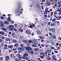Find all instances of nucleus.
<instances>
[{"mask_svg": "<svg viewBox=\"0 0 61 61\" xmlns=\"http://www.w3.org/2000/svg\"><path fill=\"white\" fill-rule=\"evenodd\" d=\"M55 25V24H51V26H54V25Z\"/></svg>", "mask_w": 61, "mask_h": 61, "instance_id": "42", "label": "nucleus"}, {"mask_svg": "<svg viewBox=\"0 0 61 61\" xmlns=\"http://www.w3.org/2000/svg\"><path fill=\"white\" fill-rule=\"evenodd\" d=\"M28 42H29V43H32V41L31 40L28 41Z\"/></svg>", "mask_w": 61, "mask_h": 61, "instance_id": "38", "label": "nucleus"}, {"mask_svg": "<svg viewBox=\"0 0 61 61\" xmlns=\"http://www.w3.org/2000/svg\"><path fill=\"white\" fill-rule=\"evenodd\" d=\"M26 33L28 34H29V35H30L31 34V33L28 30H27L26 31Z\"/></svg>", "mask_w": 61, "mask_h": 61, "instance_id": "21", "label": "nucleus"}, {"mask_svg": "<svg viewBox=\"0 0 61 61\" xmlns=\"http://www.w3.org/2000/svg\"><path fill=\"white\" fill-rule=\"evenodd\" d=\"M12 42L14 43H16L17 41L15 40H13L12 41Z\"/></svg>", "mask_w": 61, "mask_h": 61, "instance_id": "25", "label": "nucleus"}, {"mask_svg": "<svg viewBox=\"0 0 61 61\" xmlns=\"http://www.w3.org/2000/svg\"><path fill=\"white\" fill-rule=\"evenodd\" d=\"M54 51V52H55V53H58V52L56 51Z\"/></svg>", "mask_w": 61, "mask_h": 61, "instance_id": "49", "label": "nucleus"}, {"mask_svg": "<svg viewBox=\"0 0 61 61\" xmlns=\"http://www.w3.org/2000/svg\"><path fill=\"white\" fill-rule=\"evenodd\" d=\"M53 38H54V39H56V36H54V37H53Z\"/></svg>", "mask_w": 61, "mask_h": 61, "instance_id": "59", "label": "nucleus"}, {"mask_svg": "<svg viewBox=\"0 0 61 61\" xmlns=\"http://www.w3.org/2000/svg\"><path fill=\"white\" fill-rule=\"evenodd\" d=\"M12 35L13 36H14L15 35V33H12Z\"/></svg>", "mask_w": 61, "mask_h": 61, "instance_id": "52", "label": "nucleus"}, {"mask_svg": "<svg viewBox=\"0 0 61 61\" xmlns=\"http://www.w3.org/2000/svg\"><path fill=\"white\" fill-rule=\"evenodd\" d=\"M36 5L38 7H40V5L38 4H36Z\"/></svg>", "mask_w": 61, "mask_h": 61, "instance_id": "41", "label": "nucleus"}, {"mask_svg": "<svg viewBox=\"0 0 61 61\" xmlns=\"http://www.w3.org/2000/svg\"><path fill=\"white\" fill-rule=\"evenodd\" d=\"M20 46H21V47H23L24 46L22 44H21Z\"/></svg>", "mask_w": 61, "mask_h": 61, "instance_id": "63", "label": "nucleus"}, {"mask_svg": "<svg viewBox=\"0 0 61 61\" xmlns=\"http://www.w3.org/2000/svg\"><path fill=\"white\" fill-rule=\"evenodd\" d=\"M22 28V27L20 28V29H19V30L20 32H23V30L22 29H21Z\"/></svg>", "mask_w": 61, "mask_h": 61, "instance_id": "24", "label": "nucleus"}, {"mask_svg": "<svg viewBox=\"0 0 61 61\" xmlns=\"http://www.w3.org/2000/svg\"><path fill=\"white\" fill-rule=\"evenodd\" d=\"M13 30L15 31H17V30H16V29H13Z\"/></svg>", "mask_w": 61, "mask_h": 61, "instance_id": "51", "label": "nucleus"}, {"mask_svg": "<svg viewBox=\"0 0 61 61\" xmlns=\"http://www.w3.org/2000/svg\"><path fill=\"white\" fill-rule=\"evenodd\" d=\"M17 49L19 51H24L25 50L24 48H19Z\"/></svg>", "mask_w": 61, "mask_h": 61, "instance_id": "8", "label": "nucleus"}, {"mask_svg": "<svg viewBox=\"0 0 61 61\" xmlns=\"http://www.w3.org/2000/svg\"><path fill=\"white\" fill-rule=\"evenodd\" d=\"M22 41L23 43H27V41L26 40H22Z\"/></svg>", "mask_w": 61, "mask_h": 61, "instance_id": "26", "label": "nucleus"}, {"mask_svg": "<svg viewBox=\"0 0 61 61\" xmlns=\"http://www.w3.org/2000/svg\"><path fill=\"white\" fill-rule=\"evenodd\" d=\"M48 25H50V22H48Z\"/></svg>", "mask_w": 61, "mask_h": 61, "instance_id": "56", "label": "nucleus"}, {"mask_svg": "<svg viewBox=\"0 0 61 61\" xmlns=\"http://www.w3.org/2000/svg\"><path fill=\"white\" fill-rule=\"evenodd\" d=\"M51 49H53V50H54V49H55V48L54 47H52V46L51 47Z\"/></svg>", "mask_w": 61, "mask_h": 61, "instance_id": "39", "label": "nucleus"}, {"mask_svg": "<svg viewBox=\"0 0 61 61\" xmlns=\"http://www.w3.org/2000/svg\"><path fill=\"white\" fill-rule=\"evenodd\" d=\"M3 60V58L2 57H0V61H2Z\"/></svg>", "mask_w": 61, "mask_h": 61, "instance_id": "32", "label": "nucleus"}, {"mask_svg": "<svg viewBox=\"0 0 61 61\" xmlns=\"http://www.w3.org/2000/svg\"><path fill=\"white\" fill-rule=\"evenodd\" d=\"M51 31L53 32V33H55V29L54 28H53L51 29Z\"/></svg>", "mask_w": 61, "mask_h": 61, "instance_id": "16", "label": "nucleus"}, {"mask_svg": "<svg viewBox=\"0 0 61 61\" xmlns=\"http://www.w3.org/2000/svg\"><path fill=\"white\" fill-rule=\"evenodd\" d=\"M47 21L46 20H45L43 21L41 25L42 26H45L47 24Z\"/></svg>", "mask_w": 61, "mask_h": 61, "instance_id": "3", "label": "nucleus"}, {"mask_svg": "<svg viewBox=\"0 0 61 61\" xmlns=\"http://www.w3.org/2000/svg\"><path fill=\"white\" fill-rule=\"evenodd\" d=\"M23 56L22 57H26V56H28V54L27 53H25L23 54Z\"/></svg>", "mask_w": 61, "mask_h": 61, "instance_id": "10", "label": "nucleus"}, {"mask_svg": "<svg viewBox=\"0 0 61 61\" xmlns=\"http://www.w3.org/2000/svg\"><path fill=\"white\" fill-rule=\"evenodd\" d=\"M52 57L53 59L55 58V57H56V56L53 55L52 56Z\"/></svg>", "mask_w": 61, "mask_h": 61, "instance_id": "31", "label": "nucleus"}, {"mask_svg": "<svg viewBox=\"0 0 61 61\" xmlns=\"http://www.w3.org/2000/svg\"><path fill=\"white\" fill-rule=\"evenodd\" d=\"M2 30L4 31L5 32H7V29L5 28H2Z\"/></svg>", "mask_w": 61, "mask_h": 61, "instance_id": "11", "label": "nucleus"}, {"mask_svg": "<svg viewBox=\"0 0 61 61\" xmlns=\"http://www.w3.org/2000/svg\"><path fill=\"white\" fill-rule=\"evenodd\" d=\"M8 47L9 48H13V46H8Z\"/></svg>", "mask_w": 61, "mask_h": 61, "instance_id": "30", "label": "nucleus"}, {"mask_svg": "<svg viewBox=\"0 0 61 61\" xmlns=\"http://www.w3.org/2000/svg\"><path fill=\"white\" fill-rule=\"evenodd\" d=\"M48 60H51V58H47Z\"/></svg>", "mask_w": 61, "mask_h": 61, "instance_id": "48", "label": "nucleus"}, {"mask_svg": "<svg viewBox=\"0 0 61 61\" xmlns=\"http://www.w3.org/2000/svg\"><path fill=\"white\" fill-rule=\"evenodd\" d=\"M24 27H25V28H26V27H27V25H24Z\"/></svg>", "mask_w": 61, "mask_h": 61, "instance_id": "50", "label": "nucleus"}, {"mask_svg": "<svg viewBox=\"0 0 61 61\" xmlns=\"http://www.w3.org/2000/svg\"><path fill=\"white\" fill-rule=\"evenodd\" d=\"M10 57L11 58H13L14 57V54H11L10 55Z\"/></svg>", "mask_w": 61, "mask_h": 61, "instance_id": "13", "label": "nucleus"}, {"mask_svg": "<svg viewBox=\"0 0 61 61\" xmlns=\"http://www.w3.org/2000/svg\"><path fill=\"white\" fill-rule=\"evenodd\" d=\"M37 34H38V35H41L42 34L41 32H40V31L39 30H37Z\"/></svg>", "mask_w": 61, "mask_h": 61, "instance_id": "9", "label": "nucleus"}, {"mask_svg": "<svg viewBox=\"0 0 61 61\" xmlns=\"http://www.w3.org/2000/svg\"><path fill=\"white\" fill-rule=\"evenodd\" d=\"M22 58H23V59H24L25 60H27L28 59V58L27 57H22Z\"/></svg>", "mask_w": 61, "mask_h": 61, "instance_id": "19", "label": "nucleus"}, {"mask_svg": "<svg viewBox=\"0 0 61 61\" xmlns=\"http://www.w3.org/2000/svg\"><path fill=\"white\" fill-rule=\"evenodd\" d=\"M5 27V25H4V24L3 25H0V27H1L2 28Z\"/></svg>", "mask_w": 61, "mask_h": 61, "instance_id": "28", "label": "nucleus"}, {"mask_svg": "<svg viewBox=\"0 0 61 61\" xmlns=\"http://www.w3.org/2000/svg\"><path fill=\"white\" fill-rule=\"evenodd\" d=\"M14 25H10L9 26H7L6 27V28L7 29H8L9 30H10V31H12L13 30V27H14Z\"/></svg>", "mask_w": 61, "mask_h": 61, "instance_id": "1", "label": "nucleus"}, {"mask_svg": "<svg viewBox=\"0 0 61 61\" xmlns=\"http://www.w3.org/2000/svg\"><path fill=\"white\" fill-rule=\"evenodd\" d=\"M53 59L54 61H56V60H57V59L56 58H55L54 59Z\"/></svg>", "mask_w": 61, "mask_h": 61, "instance_id": "43", "label": "nucleus"}, {"mask_svg": "<svg viewBox=\"0 0 61 61\" xmlns=\"http://www.w3.org/2000/svg\"><path fill=\"white\" fill-rule=\"evenodd\" d=\"M15 60L16 61H19L17 59H15Z\"/></svg>", "mask_w": 61, "mask_h": 61, "instance_id": "54", "label": "nucleus"}, {"mask_svg": "<svg viewBox=\"0 0 61 61\" xmlns=\"http://www.w3.org/2000/svg\"><path fill=\"white\" fill-rule=\"evenodd\" d=\"M57 11H59V13H60V12H61V10L60 9H57Z\"/></svg>", "mask_w": 61, "mask_h": 61, "instance_id": "22", "label": "nucleus"}, {"mask_svg": "<svg viewBox=\"0 0 61 61\" xmlns=\"http://www.w3.org/2000/svg\"><path fill=\"white\" fill-rule=\"evenodd\" d=\"M0 24L1 25H3L4 24V23L2 21L0 22Z\"/></svg>", "mask_w": 61, "mask_h": 61, "instance_id": "35", "label": "nucleus"}, {"mask_svg": "<svg viewBox=\"0 0 61 61\" xmlns=\"http://www.w3.org/2000/svg\"><path fill=\"white\" fill-rule=\"evenodd\" d=\"M0 34H2V35L4 36H7L8 35L7 34L5 33L4 32L2 31L0 32Z\"/></svg>", "mask_w": 61, "mask_h": 61, "instance_id": "4", "label": "nucleus"}, {"mask_svg": "<svg viewBox=\"0 0 61 61\" xmlns=\"http://www.w3.org/2000/svg\"><path fill=\"white\" fill-rule=\"evenodd\" d=\"M51 50H48L47 51H46V52L48 53H49L50 52H51Z\"/></svg>", "mask_w": 61, "mask_h": 61, "instance_id": "23", "label": "nucleus"}, {"mask_svg": "<svg viewBox=\"0 0 61 61\" xmlns=\"http://www.w3.org/2000/svg\"><path fill=\"white\" fill-rule=\"evenodd\" d=\"M22 58V56L20 55V56L19 57V60H20V59H21V58Z\"/></svg>", "mask_w": 61, "mask_h": 61, "instance_id": "34", "label": "nucleus"}, {"mask_svg": "<svg viewBox=\"0 0 61 61\" xmlns=\"http://www.w3.org/2000/svg\"><path fill=\"white\" fill-rule=\"evenodd\" d=\"M9 23L8 21H5L4 22V24L5 25H8Z\"/></svg>", "mask_w": 61, "mask_h": 61, "instance_id": "14", "label": "nucleus"}, {"mask_svg": "<svg viewBox=\"0 0 61 61\" xmlns=\"http://www.w3.org/2000/svg\"><path fill=\"white\" fill-rule=\"evenodd\" d=\"M39 37L42 40H43V39H44V37L42 36H39Z\"/></svg>", "mask_w": 61, "mask_h": 61, "instance_id": "27", "label": "nucleus"}, {"mask_svg": "<svg viewBox=\"0 0 61 61\" xmlns=\"http://www.w3.org/2000/svg\"><path fill=\"white\" fill-rule=\"evenodd\" d=\"M44 55H46L47 54V52H46H46L44 53Z\"/></svg>", "mask_w": 61, "mask_h": 61, "instance_id": "47", "label": "nucleus"}, {"mask_svg": "<svg viewBox=\"0 0 61 61\" xmlns=\"http://www.w3.org/2000/svg\"><path fill=\"white\" fill-rule=\"evenodd\" d=\"M49 31H50V32H51V31H52V29L51 30V29H50V28L49 29Z\"/></svg>", "mask_w": 61, "mask_h": 61, "instance_id": "55", "label": "nucleus"}, {"mask_svg": "<svg viewBox=\"0 0 61 61\" xmlns=\"http://www.w3.org/2000/svg\"><path fill=\"white\" fill-rule=\"evenodd\" d=\"M1 18L2 19H4V18L3 17H2Z\"/></svg>", "mask_w": 61, "mask_h": 61, "instance_id": "64", "label": "nucleus"}, {"mask_svg": "<svg viewBox=\"0 0 61 61\" xmlns=\"http://www.w3.org/2000/svg\"><path fill=\"white\" fill-rule=\"evenodd\" d=\"M25 49L26 50V51H29L30 50H32V49L30 47H25Z\"/></svg>", "mask_w": 61, "mask_h": 61, "instance_id": "5", "label": "nucleus"}, {"mask_svg": "<svg viewBox=\"0 0 61 61\" xmlns=\"http://www.w3.org/2000/svg\"><path fill=\"white\" fill-rule=\"evenodd\" d=\"M56 19H54L53 20H52V21L53 22H56Z\"/></svg>", "mask_w": 61, "mask_h": 61, "instance_id": "37", "label": "nucleus"}, {"mask_svg": "<svg viewBox=\"0 0 61 61\" xmlns=\"http://www.w3.org/2000/svg\"><path fill=\"white\" fill-rule=\"evenodd\" d=\"M4 46V47H6L5 48H4V49H7V47H7V45L5 44V45Z\"/></svg>", "mask_w": 61, "mask_h": 61, "instance_id": "20", "label": "nucleus"}, {"mask_svg": "<svg viewBox=\"0 0 61 61\" xmlns=\"http://www.w3.org/2000/svg\"><path fill=\"white\" fill-rule=\"evenodd\" d=\"M34 50L35 51H39V49L37 48H35L34 49Z\"/></svg>", "mask_w": 61, "mask_h": 61, "instance_id": "17", "label": "nucleus"}, {"mask_svg": "<svg viewBox=\"0 0 61 61\" xmlns=\"http://www.w3.org/2000/svg\"><path fill=\"white\" fill-rule=\"evenodd\" d=\"M54 16H55V17H56V18H57V19L58 20H59V19H58L59 17H56V15H55Z\"/></svg>", "mask_w": 61, "mask_h": 61, "instance_id": "36", "label": "nucleus"}, {"mask_svg": "<svg viewBox=\"0 0 61 61\" xmlns=\"http://www.w3.org/2000/svg\"><path fill=\"white\" fill-rule=\"evenodd\" d=\"M17 57H19V56H20L21 55L19 54H17Z\"/></svg>", "mask_w": 61, "mask_h": 61, "instance_id": "44", "label": "nucleus"}, {"mask_svg": "<svg viewBox=\"0 0 61 61\" xmlns=\"http://www.w3.org/2000/svg\"><path fill=\"white\" fill-rule=\"evenodd\" d=\"M50 5V4H47L46 6H49Z\"/></svg>", "mask_w": 61, "mask_h": 61, "instance_id": "57", "label": "nucleus"}, {"mask_svg": "<svg viewBox=\"0 0 61 61\" xmlns=\"http://www.w3.org/2000/svg\"><path fill=\"white\" fill-rule=\"evenodd\" d=\"M32 25H33L32 26L31 25H30V28H32L34 27L35 24H32Z\"/></svg>", "mask_w": 61, "mask_h": 61, "instance_id": "15", "label": "nucleus"}, {"mask_svg": "<svg viewBox=\"0 0 61 61\" xmlns=\"http://www.w3.org/2000/svg\"><path fill=\"white\" fill-rule=\"evenodd\" d=\"M44 57H45V55H43L40 57H41V59H43V58H44Z\"/></svg>", "mask_w": 61, "mask_h": 61, "instance_id": "33", "label": "nucleus"}, {"mask_svg": "<svg viewBox=\"0 0 61 61\" xmlns=\"http://www.w3.org/2000/svg\"><path fill=\"white\" fill-rule=\"evenodd\" d=\"M6 59H9V57L8 56H7L6 57Z\"/></svg>", "mask_w": 61, "mask_h": 61, "instance_id": "40", "label": "nucleus"}, {"mask_svg": "<svg viewBox=\"0 0 61 61\" xmlns=\"http://www.w3.org/2000/svg\"><path fill=\"white\" fill-rule=\"evenodd\" d=\"M38 22V19L37 18L35 20V23L36 24Z\"/></svg>", "mask_w": 61, "mask_h": 61, "instance_id": "29", "label": "nucleus"}, {"mask_svg": "<svg viewBox=\"0 0 61 61\" xmlns=\"http://www.w3.org/2000/svg\"><path fill=\"white\" fill-rule=\"evenodd\" d=\"M2 42V40L1 39H0V43H1Z\"/></svg>", "mask_w": 61, "mask_h": 61, "instance_id": "62", "label": "nucleus"}, {"mask_svg": "<svg viewBox=\"0 0 61 61\" xmlns=\"http://www.w3.org/2000/svg\"><path fill=\"white\" fill-rule=\"evenodd\" d=\"M54 15H56V14H57V13H56V11L54 13Z\"/></svg>", "mask_w": 61, "mask_h": 61, "instance_id": "53", "label": "nucleus"}, {"mask_svg": "<svg viewBox=\"0 0 61 61\" xmlns=\"http://www.w3.org/2000/svg\"><path fill=\"white\" fill-rule=\"evenodd\" d=\"M36 40L34 39L33 40V41L32 43V47H37V46L36 45L37 44V42L36 41Z\"/></svg>", "mask_w": 61, "mask_h": 61, "instance_id": "2", "label": "nucleus"}, {"mask_svg": "<svg viewBox=\"0 0 61 61\" xmlns=\"http://www.w3.org/2000/svg\"><path fill=\"white\" fill-rule=\"evenodd\" d=\"M19 46L18 44H16L14 45V47H17Z\"/></svg>", "mask_w": 61, "mask_h": 61, "instance_id": "18", "label": "nucleus"}, {"mask_svg": "<svg viewBox=\"0 0 61 61\" xmlns=\"http://www.w3.org/2000/svg\"><path fill=\"white\" fill-rule=\"evenodd\" d=\"M40 54L41 55H44V53L41 52L40 53Z\"/></svg>", "mask_w": 61, "mask_h": 61, "instance_id": "46", "label": "nucleus"}, {"mask_svg": "<svg viewBox=\"0 0 61 61\" xmlns=\"http://www.w3.org/2000/svg\"><path fill=\"white\" fill-rule=\"evenodd\" d=\"M12 39H9V38H6V41H7V42H9L10 41H11V40Z\"/></svg>", "mask_w": 61, "mask_h": 61, "instance_id": "12", "label": "nucleus"}, {"mask_svg": "<svg viewBox=\"0 0 61 61\" xmlns=\"http://www.w3.org/2000/svg\"><path fill=\"white\" fill-rule=\"evenodd\" d=\"M61 2L59 1L58 2V5H61Z\"/></svg>", "mask_w": 61, "mask_h": 61, "instance_id": "61", "label": "nucleus"}, {"mask_svg": "<svg viewBox=\"0 0 61 61\" xmlns=\"http://www.w3.org/2000/svg\"><path fill=\"white\" fill-rule=\"evenodd\" d=\"M10 18L11 17H9L7 19V20L8 21L10 22L11 23H14V21H12V20L10 19Z\"/></svg>", "mask_w": 61, "mask_h": 61, "instance_id": "6", "label": "nucleus"}, {"mask_svg": "<svg viewBox=\"0 0 61 61\" xmlns=\"http://www.w3.org/2000/svg\"><path fill=\"white\" fill-rule=\"evenodd\" d=\"M52 45H53V46H54V45H55V44L54 43V42H52L51 43Z\"/></svg>", "mask_w": 61, "mask_h": 61, "instance_id": "60", "label": "nucleus"}, {"mask_svg": "<svg viewBox=\"0 0 61 61\" xmlns=\"http://www.w3.org/2000/svg\"><path fill=\"white\" fill-rule=\"evenodd\" d=\"M30 51H28V53H30L31 55H33L34 54V51H33L32 49L31 50H30Z\"/></svg>", "mask_w": 61, "mask_h": 61, "instance_id": "7", "label": "nucleus"}, {"mask_svg": "<svg viewBox=\"0 0 61 61\" xmlns=\"http://www.w3.org/2000/svg\"><path fill=\"white\" fill-rule=\"evenodd\" d=\"M16 52H17V51H14V53H16Z\"/></svg>", "mask_w": 61, "mask_h": 61, "instance_id": "58", "label": "nucleus"}, {"mask_svg": "<svg viewBox=\"0 0 61 61\" xmlns=\"http://www.w3.org/2000/svg\"><path fill=\"white\" fill-rule=\"evenodd\" d=\"M45 46H46V47H48V46H50L49 45H45Z\"/></svg>", "mask_w": 61, "mask_h": 61, "instance_id": "45", "label": "nucleus"}]
</instances>
